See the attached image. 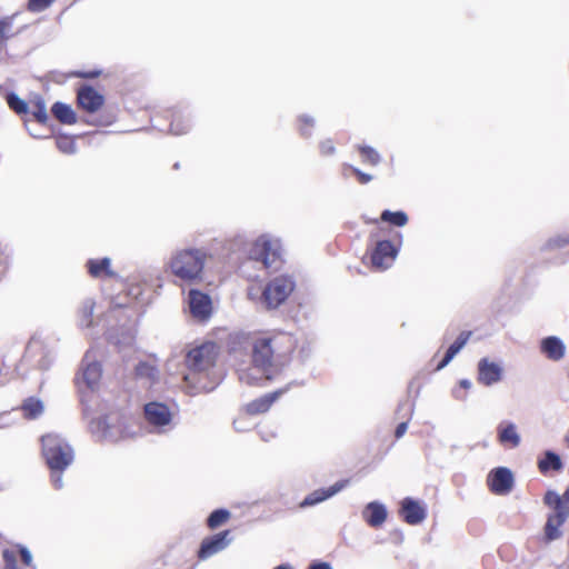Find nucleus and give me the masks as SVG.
<instances>
[{
	"label": "nucleus",
	"instance_id": "1",
	"mask_svg": "<svg viewBox=\"0 0 569 569\" xmlns=\"http://www.w3.org/2000/svg\"><path fill=\"white\" fill-rule=\"evenodd\" d=\"M293 351L292 338L284 333L262 335L252 343V362L262 369L281 362Z\"/></svg>",
	"mask_w": 569,
	"mask_h": 569
},
{
	"label": "nucleus",
	"instance_id": "2",
	"mask_svg": "<svg viewBox=\"0 0 569 569\" xmlns=\"http://www.w3.org/2000/svg\"><path fill=\"white\" fill-rule=\"evenodd\" d=\"M207 254L199 249L177 251L170 259L169 269L173 276L186 283L201 279Z\"/></svg>",
	"mask_w": 569,
	"mask_h": 569
},
{
	"label": "nucleus",
	"instance_id": "3",
	"mask_svg": "<svg viewBox=\"0 0 569 569\" xmlns=\"http://www.w3.org/2000/svg\"><path fill=\"white\" fill-rule=\"evenodd\" d=\"M41 453L51 472H63L73 461L71 446L59 435L49 432L40 438Z\"/></svg>",
	"mask_w": 569,
	"mask_h": 569
},
{
	"label": "nucleus",
	"instance_id": "4",
	"mask_svg": "<svg viewBox=\"0 0 569 569\" xmlns=\"http://www.w3.org/2000/svg\"><path fill=\"white\" fill-rule=\"evenodd\" d=\"M543 503L553 510L548 515L543 529L545 540L550 542L562 536L560 528L569 518V486L561 496L548 490L545 493Z\"/></svg>",
	"mask_w": 569,
	"mask_h": 569
},
{
	"label": "nucleus",
	"instance_id": "5",
	"mask_svg": "<svg viewBox=\"0 0 569 569\" xmlns=\"http://www.w3.org/2000/svg\"><path fill=\"white\" fill-rule=\"evenodd\" d=\"M397 236L398 241L396 243L391 240L382 239L377 240L372 247L368 248L367 253L372 269L383 271L393 264L401 246V236Z\"/></svg>",
	"mask_w": 569,
	"mask_h": 569
},
{
	"label": "nucleus",
	"instance_id": "6",
	"mask_svg": "<svg viewBox=\"0 0 569 569\" xmlns=\"http://www.w3.org/2000/svg\"><path fill=\"white\" fill-rule=\"evenodd\" d=\"M250 257L261 261L266 268L277 269L282 262L281 244L278 240L260 237L254 241L250 250Z\"/></svg>",
	"mask_w": 569,
	"mask_h": 569
},
{
	"label": "nucleus",
	"instance_id": "7",
	"mask_svg": "<svg viewBox=\"0 0 569 569\" xmlns=\"http://www.w3.org/2000/svg\"><path fill=\"white\" fill-rule=\"evenodd\" d=\"M218 353L219 348L214 342H206L188 352L186 363L192 371H207L216 365Z\"/></svg>",
	"mask_w": 569,
	"mask_h": 569
},
{
	"label": "nucleus",
	"instance_id": "8",
	"mask_svg": "<svg viewBox=\"0 0 569 569\" xmlns=\"http://www.w3.org/2000/svg\"><path fill=\"white\" fill-rule=\"evenodd\" d=\"M293 281L284 276L276 277L269 281L262 291V300L267 308L279 307L293 291Z\"/></svg>",
	"mask_w": 569,
	"mask_h": 569
},
{
	"label": "nucleus",
	"instance_id": "9",
	"mask_svg": "<svg viewBox=\"0 0 569 569\" xmlns=\"http://www.w3.org/2000/svg\"><path fill=\"white\" fill-rule=\"evenodd\" d=\"M232 541L231 530L227 529L216 535L206 537L199 547L197 558L199 561L209 559L210 557L224 550Z\"/></svg>",
	"mask_w": 569,
	"mask_h": 569
},
{
	"label": "nucleus",
	"instance_id": "10",
	"mask_svg": "<svg viewBox=\"0 0 569 569\" xmlns=\"http://www.w3.org/2000/svg\"><path fill=\"white\" fill-rule=\"evenodd\" d=\"M2 569H37L31 552L22 545H16L2 551Z\"/></svg>",
	"mask_w": 569,
	"mask_h": 569
},
{
	"label": "nucleus",
	"instance_id": "11",
	"mask_svg": "<svg viewBox=\"0 0 569 569\" xmlns=\"http://www.w3.org/2000/svg\"><path fill=\"white\" fill-rule=\"evenodd\" d=\"M104 96L88 84H81L77 89V104L86 113H96L104 104Z\"/></svg>",
	"mask_w": 569,
	"mask_h": 569
},
{
	"label": "nucleus",
	"instance_id": "12",
	"mask_svg": "<svg viewBox=\"0 0 569 569\" xmlns=\"http://www.w3.org/2000/svg\"><path fill=\"white\" fill-rule=\"evenodd\" d=\"M489 490L495 495H507L513 487L512 472L505 467L491 470L487 478Z\"/></svg>",
	"mask_w": 569,
	"mask_h": 569
},
{
	"label": "nucleus",
	"instance_id": "13",
	"mask_svg": "<svg viewBox=\"0 0 569 569\" xmlns=\"http://www.w3.org/2000/svg\"><path fill=\"white\" fill-rule=\"evenodd\" d=\"M144 418L153 427L162 428L172 420V412L169 407L162 402H148L143 408Z\"/></svg>",
	"mask_w": 569,
	"mask_h": 569
},
{
	"label": "nucleus",
	"instance_id": "14",
	"mask_svg": "<svg viewBox=\"0 0 569 569\" xmlns=\"http://www.w3.org/2000/svg\"><path fill=\"white\" fill-rule=\"evenodd\" d=\"M399 515L406 523L415 526L426 519L427 510L420 501L407 497L400 503Z\"/></svg>",
	"mask_w": 569,
	"mask_h": 569
},
{
	"label": "nucleus",
	"instance_id": "15",
	"mask_svg": "<svg viewBox=\"0 0 569 569\" xmlns=\"http://www.w3.org/2000/svg\"><path fill=\"white\" fill-rule=\"evenodd\" d=\"M189 305L192 316L199 320H206L212 311L211 299L208 295L199 290L189 291Z\"/></svg>",
	"mask_w": 569,
	"mask_h": 569
},
{
	"label": "nucleus",
	"instance_id": "16",
	"mask_svg": "<svg viewBox=\"0 0 569 569\" xmlns=\"http://www.w3.org/2000/svg\"><path fill=\"white\" fill-rule=\"evenodd\" d=\"M477 379L483 386H492L502 379V368L499 363L482 358L478 362Z\"/></svg>",
	"mask_w": 569,
	"mask_h": 569
},
{
	"label": "nucleus",
	"instance_id": "17",
	"mask_svg": "<svg viewBox=\"0 0 569 569\" xmlns=\"http://www.w3.org/2000/svg\"><path fill=\"white\" fill-rule=\"evenodd\" d=\"M88 274L94 279H116L117 272L112 269L111 259L108 257L89 259L86 262Z\"/></svg>",
	"mask_w": 569,
	"mask_h": 569
},
{
	"label": "nucleus",
	"instance_id": "18",
	"mask_svg": "<svg viewBox=\"0 0 569 569\" xmlns=\"http://www.w3.org/2000/svg\"><path fill=\"white\" fill-rule=\"evenodd\" d=\"M284 389H279L248 402L244 406L246 413L249 416H257L267 412L273 402L284 393Z\"/></svg>",
	"mask_w": 569,
	"mask_h": 569
},
{
	"label": "nucleus",
	"instance_id": "19",
	"mask_svg": "<svg viewBox=\"0 0 569 569\" xmlns=\"http://www.w3.org/2000/svg\"><path fill=\"white\" fill-rule=\"evenodd\" d=\"M347 483H348V480H341V481L336 482L335 485H332L331 487H329L327 489L322 488V489L315 490L305 498V500L301 502V506L302 507L313 506L319 502H322L326 499L335 496L340 490H342L347 486Z\"/></svg>",
	"mask_w": 569,
	"mask_h": 569
},
{
	"label": "nucleus",
	"instance_id": "20",
	"mask_svg": "<svg viewBox=\"0 0 569 569\" xmlns=\"http://www.w3.org/2000/svg\"><path fill=\"white\" fill-rule=\"evenodd\" d=\"M498 441L507 448H517L520 445V436L516 425L512 422H501L498 426Z\"/></svg>",
	"mask_w": 569,
	"mask_h": 569
},
{
	"label": "nucleus",
	"instance_id": "21",
	"mask_svg": "<svg viewBox=\"0 0 569 569\" xmlns=\"http://www.w3.org/2000/svg\"><path fill=\"white\" fill-rule=\"evenodd\" d=\"M538 470L541 475L547 476L550 471L560 472L563 469V462L559 455L547 450L537 461Z\"/></svg>",
	"mask_w": 569,
	"mask_h": 569
},
{
	"label": "nucleus",
	"instance_id": "22",
	"mask_svg": "<svg viewBox=\"0 0 569 569\" xmlns=\"http://www.w3.org/2000/svg\"><path fill=\"white\" fill-rule=\"evenodd\" d=\"M363 519L372 527H380L387 519V510L383 505L378 502H370L363 510Z\"/></svg>",
	"mask_w": 569,
	"mask_h": 569
},
{
	"label": "nucleus",
	"instance_id": "23",
	"mask_svg": "<svg viewBox=\"0 0 569 569\" xmlns=\"http://www.w3.org/2000/svg\"><path fill=\"white\" fill-rule=\"evenodd\" d=\"M541 351L548 359L558 361L565 356V345L557 337H547L541 341Z\"/></svg>",
	"mask_w": 569,
	"mask_h": 569
},
{
	"label": "nucleus",
	"instance_id": "24",
	"mask_svg": "<svg viewBox=\"0 0 569 569\" xmlns=\"http://www.w3.org/2000/svg\"><path fill=\"white\" fill-rule=\"evenodd\" d=\"M102 377V367L98 361L89 362L82 371V382L90 390L99 387Z\"/></svg>",
	"mask_w": 569,
	"mask_h": 569
},
{
	"label": "nucleus",
	"instance_id": "25",
	"mask_svg": "<svg viewBox=\"0 0 569 569\" xmlns=\"http://www.w3.org/2000/svg\"><path fill=\"white\" fill-rule=\"evenodd\" d=\"M470 336V331H462L458 336L456 341L447 349L443 359L437 365L436 370H441L442 368H445L452 360V358L465 347Z\"/></svg>",
	"mask_w": 569,
	"mask_h": 569
},
{
	"label": "nucleus",
	"instance_id": "26",
	"mask_svg": "<svg viewBox=\"0 0 569 569\" xmlns=\"http://www.w3.org/2000/svg\"><path fill=\"white\" fill-rule=\"evenodd\" d=\"M20 410L24 419L33 420L42 415L43 403L38 398L29 397L23 400Z\"/></svg>",
	"mask_w": 569,
	"mask_h": 569
},
{
	"label": "nucleus",
	"instance_id": "27",
	"mask_svg": "<svg viewBox=\"0 0 569 569\" xmlns=\"http://www.w3.org/2000/svg\"><path fill=\"white\" fill-rule=\"evenodd\" d=\"M51 112L53 117L61 123L73 124L77 122L76 112L69 104L56 102L51 108Z\"/></svg>",
	"mask_w": 569,
	"mask_h": 569
},
{
	"label": "nucleus",
	"instance_id": "28",
	"mask_svg": "<svg viewBox=\"0 0 569 569\" xmlns=\"http://www.w3.org/2000/svg\"><path fill=\"white\" fill-rule=\"evenodd\" d=\"M29 113H31L33 119L41 124H46L48 122L49 117L42 98H37L30 101Z\"/></svg>",
	"mask_w": 569,
	"mask_h": 569
},
{
	"label": "nucleus",
	"instance_id": "29",
	"mask_svg": "<svg viewBox=\"0 0 569 569\" xmlns=\"http://www.w3.org/2000/svg\"><path fill=\"white\" fill-rule=\"evenodd\" d=\"M134 376L138 379H147L150 382H154L158 378V369L148 361H141L134 368Z\"/></svg>",
	"mask_w": 569,
	"mask_h": 569
},
{
	"label": "nucleus",
	"instance_id": "30",
	"mask_svg": "<svg viewBox=\"0 0 569 569\" xmlns=\"http://www.w3.org/2000/svg\"><path fill=\"white\" fill-rule=\"evenodd\" d=\"M230 518H231V513L229 510L217 509L209 515L206 523L210 530H214V529L221 527L222 525L227 523Z\"/></svg>",
	"mask_w": 569,
	"mask_h": 569
},
{
	"label": "nucleus",
	"instance_id": "31",
	"mask_svg": "<svg viewBox=\"0 0 569 569\" xmlns=\"http://www.w3.org/2000/svg\"><path fill=\"white\" fill-rule=\"evenodd\" d=\"M380 220L396 227H403L408 223V216L403 211L385 210L380 216Z\"/></svg>",
	"mask_w": 569,
	"mask_h": 569
},
{
	"label": "nucleus",
	"instance_id": "32",
	"mask_svg": "<svg viewBox=\"0 0 569 569\" xmlns=\"http://www.w3.org/2000/svg\"><path fill=\"white\" fill-rule=\"evenodd\" d=\"M16 34L13 31V17H4L0 19V49L6 42Z\"/></svg>",
	"mask_w": 569,
	"mask_h": 569
},
{
	"label": "nucleus",
	"instance_id": "33",
	"mask_svg": "<svg viewBox=\"0 0 569 569\" xmlns=\"http://www.w3.org/2000/svg\"><path fill=\"white\" fill-rule=\"evenodd\" d=\"M357 150L359 151L362 162L368 163L370 166H377L381 161V157L376 149L369 146H358Z\"/></svg>",
	"mask_w": 569,
	"mask_h": 569
},
{
	"label": "nucleus",
	"instance_id": "34",
	"mask_svg": "<svg viewBox=\"0 0 569 569\" xmlns=\"http://www.w3.org/2000/svg\"><path fill=\"white\" fill-rule=\"evenodd\" d=\"M7 102L11 110H13L19 116H26L29 113V103L24 100L20 99L14 93H9L7 96Z\"/></svg>",
	"mask_w": 569,
	"mask_h": 569
},
{
	"label": "nucleus",
	"instance_id": "35",
	"mask_svg": "<svg viewBox=\"0 0 569 569\" xmlns=\"http://www.w3.org/2000/svg\"><path fill=\"white\" fill-rule=\"evenodd\" d=\"M315 127V120L309 116H301L298 118V129L303 137H309Z\"/></svg>",
	"mask_w": 569,
	"mask_h": 569
},
{
	"label": "nucleus",
	"instance_id": "36",
	"mask_svg": "<svg viewBox=\"0 0 569 569\" xmlns=\"http://www.w3.org/2000/svg\"><path fill=\"white\" fill-rule=\"evenodd\" d=\"M54 0H29L27 4V9L30 12H41L49 8Z\"/></svg>",
	"mask_w": 569,
	"mask_h": 569
},
{
	"label": "nucleus",
	"instance_id": "37",
	"mask_svg": "<svg viewBox=\"0 0 569 569\" xmlns=\"http://www.w3.org/2000/svg\"><path fill=\"white\" fill-rule=\"evenodd\" d=\"M319 151L322 157H330L336 152L335 142L331 139L322 140L319 143Z\"/></svg>",
	"mask_w": 569,
	"mask_h": 569
},
{
	"label": "nucleus",
	"instance_id": "38",
	"mask_svg": "<svg viewBox=\"0 0 569 569\" xmlns=\"http://www.w3.org/2000/svg\"><path fill=\"white\" fill-rule=\"evenodd\" d=\"M348 168L350 169L351 173L356 177L357 181L360 184H366V183H368V182H370L372 180V176L371 174L365 173L361 170H359L358 168H355V167H351V166H348Z\"/></svg>",
	"mask_w": 569,
	"mask_h": 569
},
{
	"label": "nucleus",
	"instance_id": "39",
	"mask_svg": "<svg viewBox=\"0 0 569 569\" xmlns=\"http://www.w3.org/2000/svg\"><path fill=\"white\" fill-rule=\"evenodd\" d=\"M101 70L94 69L89 71H73L72 77L81 79H96L101 76Z\"/></svg>",
	"mask_w": 569,
	"mask_h": 569
},
{
	"label": "nucleus",
	"instance_id": "40",
	"mask_svg": "<svg viewBox=\"0 0 569 569\" xmlns=\"http://www.w3.org/2000/svg\"><path fill=\"white\" fill-rule=\"evenodd\" d=\"M8 269V253L6 249L0 248V274Z\"/></svg>",
	"mask_w": 569,
	"mask_h": 569
},
{
	"label": "nucleus",
	"instance_id": "41",
	"mask_svg": "<svg viewBox=\"0 0 569 569\" xmlns=\"http://www.w3.org/2000/svg\"><path fill=\"white\" fill-rule=\"evenodd\" d=\"M61 473L62 472H52L51 476L52 483L57 489H60L62 487Z\"/></svg>",
	"mask_w": 569,
	"mask_h": 569
},
{
	"label": "nucleus",
	"instance_id": "42",
	"mask_svg": "<svg viewBox=\"0 0 569 569\" xmlns=\"http://www.w3.org/2000/svg\"><path fill=\"white\" fill-rule=\"evenodd\" d=\"M407 427H408L407 422H401L397 426L396 431H395V436L397 439L401 438L405 435V432L407 431Z\"/></svg>",
	"mask_w": 569,
	"mask_h": 569
},
{
	"label": "nucleus",
	"instance_id": "43",
	"mask_svg": "<svg viewBox=\"0 0 569 569\" xmlns=\"http://www.w3.org/2000/svg\"><path fill=\"white\" fill-rule=\"evenodd\" d=\"M308 569H332L327 562H316L310 565Z\"/></svg>",
	"mask_w": 569,
	"mask_h": 569
},
{
	"label": "nucleus",
	"instance_id": "44",
	"mask_svg": "<svg viewBox=\"0 0 569 569\" xmlns=\"http://www.w3.org/2000/svg\"><path fill=\"white\" fill-rule=\"evenodd\" d=\"M184 129H186V126H181V127H180V126L178 124V126L174 128V127H173V122H171V124H170V130H171L173 133H176V134L182 133V132L184 131Z\"/></svg>",
	"mask_w": 569,
	"mask_h": 569
},
{
	"label": "nucleus",
	"instance_id": "45",
	"mask_svg": "<svg viewBox=\"0 0 569 569\" xmlns=\"http://www.w3.org/2000/svg\"><path fill=\"white\" fill-rule=\"evenodd\" d=\"M459 385H460L461 388H463L466 390L471 388V382L469 380H467V379L460 380Z\"/></svg>",
	"mask_w": 569,
	"mask_h": 569
},
{
	"label": "nucleus",
	"instance_id": "46",
	"mask_svg": "<svg viewBox=\"0 0 569 569\" xmlns=\"http://www.w3.org/2000/svg\"><path fill=\"white\" fill-rule=\"evenodd\" d=\"M274 569H292V568L288 565H280V566L276 567Z\"/></svg>",
	"mask_w": 569,
	"mask_h": 569
},
{
	"label": "nucleus",
	"instance_id": "47",
	"mask_svg": "<svg viewBox=\"0 0 569 569\" xmlns=\"http://www.w3.org/2000/svg\"><path fill=\"white\" fill-rule=\"evenodd\" d=\"M566 446L569 448V431L568 435L565 437Z\"/></svg>",
	"mask_w": 569,
	"mask_h": 569
},
{
	"label": "nucleus",
	"instance_id": "48",
	"mask_svg": "<svg viewBox=\"0 0 569 569\" xmlns=\"http://www.w3.org/2000/svg\"><path fill=\"white\" fill-rule=\"evenodd\" d=\"M170 114H171V117H172V118H176V117H177V118H179V119H180V116H179L176 111H171V113H170Z\"/></svg>",
	"mask_w": 569,
	"mask_h": 569
},
{
	"label": "nucleus",
	"instance_id": "49",
	"mask_svg": "<svg viewBox=\"0 0 569 569\" xmlns=\"http://www.w3.org/2000/svg\"><path fill=\"white\" fill-rule=\"evenodd\" d=\"M370 222H372V223H378V220H377V219H375V220H371Z\"/></svg>",
	"mask_w": 569,
	"mask_h": 569
}]
</instances>
